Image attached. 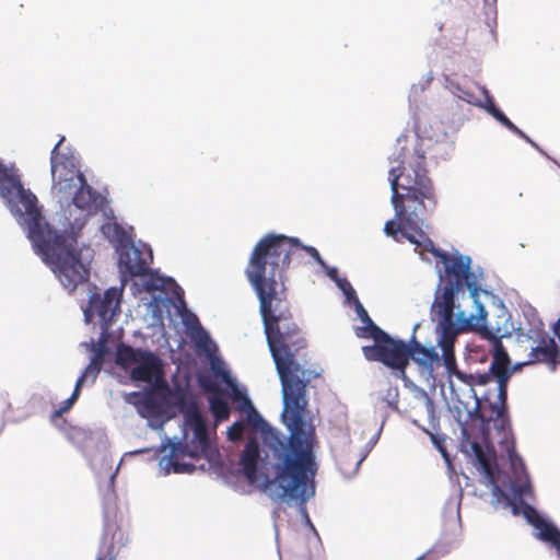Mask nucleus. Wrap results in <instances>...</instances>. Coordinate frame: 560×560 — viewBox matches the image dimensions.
<instances>
[{
  "label": "nucleus",
  "mask_w": 560,
  "mask_h": 560,
  "mask_svg": "<svg viewBox=\"0 0 560 560\" xmlns=\"http://www.w3.org/2000/svg\"><path fill=\"white\" fill-rule=\"evenodd\" d=\"M444 275L434 294L431 305V317L441 329L438 346L442 350V360L450 376H455L471 389L477 385L488 384L497 378L495 399L489 394L482 396L487 405V421H500L505 429L509 424L506 416L508 384L512 375L509 354L500 340H495L493 357L488 372L465 373L457 369L454 345L457 336L467 330L486 328L487 311L479 302L481 285L478 277L470 270L471 259L463 255H440Z\"/></svg>",
  "instance_id": "f257e3e1"
},
{
  "label": "nucleus",
  "mask_w": 560,
  "mask_h": 560,
  "mask_svg": "<svg viewBox=\"0 0 560 560\" xmlns=\"http://www.w3.org/2000/svg\"><path fill=\"white\" fill-rule=\"evenodd\" d=\"M397 144L399 152L395 161L399 165L389 170V182L392 205L398 222L387 221L384 225V233L398 243L405 238L423 247L434 254L443 264L440 255L448 254L435 250L432 241L421 228L427 213L433 211L438 205L422 143L420 140L408 142L407 139H398Z\"/></svg>",
  "instance_id": "f03ea898"
},
{
  "label": "nucleus",
  "mask_w": 560,
  "mask_h": 560,
  "mask_svg": "<svg viewBox=\"0 0 560 560\" xmlns=\"http://www.w3.org/2000/svg\"><path fill=\"white\" fill-rule=\"evenodd\" d=\"M0 195L10 205L11 211L27 231V237L35 252L51 267L52 271L69 292L89 280L90 270L81 260V250L73 233H58L45 221L36 196L25 189L15 175L0 163Z\"/></svg>",
  "instance_id": "7ed1b4c3"
},
{
  "label": "nucleus",
  "mask_w": 560,
  "mask_h": 560,
  "mask_svg": "<svg viewBox=\"0 0 560 560\" xmlns=\"http://www.w3.org/2000/svg\"><path fill=\"white\" fill-rule=\"evenodd\" d=\"M65 137H61L50 153L52 189L68 199L72 196L73 205L95 213L101 207V196L86 183L84 174L79 170L77 158L70 148H63Z\"/></svg>",
  "instance_id": "20e7f679"
},
{
  "label": "nucleus",
  "mask_w": 560,
  "mask_h": 560,
  "mask_svg": "<svg viewBox=\"0 0 560 560\" xmlns=\"http://www.w3.org/2000/svg\"><path fill=\"white\" fill-rule=\"evenodd\" d=\"M116 363L129 370L132 381L152 383L163 377L162 360L153 352L119 343L116 351Z\"/></svg>",
  "instance_id": "39448f33"
},
{
  "label": "nucleus",
  "mask_w": 560,
  "mask_h": 560,
  "mask_svg": "<svg viewBox=\"0 0 560 560\" xmlns=\"http://www.w3.org/2000/svg\"><path fill=\"white\" fill-rule=\"evenodd\" d=\"M119 266L125 272L132 277H140L149 275L150 280L147 282V289L150 291L162 290L166 281L170 279L163 278L150 270L149 265L153 260L152 250L149 247L136 246L132 241L128 242L122 247L118 248Z\"/></svg>",
  "instance_id": "423d86ee"
},
{
  "label": "nucleus",
  "mask_w": 560,
  "mask_h": 560,
  "mask_svg": "<svg viewBox=\"0 0 560 560\" xmlns=\"http://www.w3.org/2000/svg\"><path fill=\"white\" fill-rule=\"evenodd\" d=\"M362 352L366 360L382 362L389 369L398 371L401 377H406V369L412 355L410 341L407 343L388 335L378 345L364 346Z\"/></svg>",
  "instance_id": "0eeeda50"
},
{
  "label": "nucleus",
  "mask_w": 560,
  "mask_h": 560,
  "mask_svg": "<svg viewBox=\"0 0 560 560\" xmlns=\"http://www.w3.org/2000/svg\"><path fill=\"white\" fill-rule=\"evenodd\" d=\"M184 416L186 424L192 430V438L180 448V453L192 458L207 456L210 450V439L205 418L195 404L186 409Z\"/></svg>",
  "instance_id": "6e6552de"
},
{
  "label": "nucleus",
  "mask_w": 560,
  "mask_h": 560,
  "mask_svg": "<svg viewBox=\"0 0 560 560\" xmlns=\"http://www.w3.org/2000/svg\"><path fill=\"white\" fill-rule=\"evenodd\" d=\"M121 290L107 289L103 295L94 293L90 296L89 307L84 311L86 317L97 315L106 330L120 311Z\"/></svg>",
  "instance_id": "1a4fd4ad"
},
{
  "label": "nucleus",
  "mask_w": 560,
  "mask_h": 560,
  "mask_svg": "<svg viewBox=\"0 0 560 560\" xmlns=\"http://www.w3.org/2000/svg\"><path fill=\"white\" fill-rule=\"evenodd\" d=\"M125 400L132 405L138 413L145 419H158L165 412L164 398L153 389L145 393H129L126 395Z\"/></svg>",
  "instance_id": "9d476101"
},
{
  "label": "nucleus",
  "mask_w": 560,
  "mask_h": 560,
  "mask_svg": "<svg viewBox=\"0 0 560 560\" xmlns=\"http://www.w3.org/2000/svg\"><path fill=\"white\" fill-rule=\"evenodd\" d=\"M545 363L551 372L557 370L560 363V352L553 338L542 340V345L533 348L528 354V360L524 364Z\"/></svg>",
  "instance_id": "9b49d317"
},
{
  "label": "nucleus",
  "mask_w": 560,
  "mask_h": 560,
  "mask_svg": "<svg viewBox=\"0 0 560 560\" xmlns=\"http://www.w3.org/2000/svg\"><path fill=\"white\" fill-rule=\"evenodd\" d=\"M201 387L211 393L209 397L210 411L213 415L217 422L225 421L230 418V406L228 401L222 397V390L219 389L218 385L211 381L201 380Z\"/></svg>",
  "instance_id": "f8f14e48"
},
{
  "label": "nucleus",
  "mask_w": 560,
  "mask_h": 560,
  "mask_svg": "<svg viewBox=\"0 0 560 560\" xmlns=\"http://www.w3.org/2000/svg\"><path fill=\"white\" fill-rule=\"evenodd\" d=\"M410 351L412 352L410 359L425 370L432 371L433 365L440 363V355L435 349L422 346L415 337L410 340Z\"/></svg>",
  "instance_id": "ddd939ff"
},
{
  "label": "nucleus",
  "mask_w": 560,
  "mask_h": 560,
  "mask_svg": "<svg viewBox=\"0 0 560 560\" xmlns=\"http://www.w3.org/2000/svg\"><path fill=\"white\" fill-rule=\"evenodd\" d=\"M259 457L260 450L257 439H248L240 457V466L242 467L243 474H258L257 466Z\"/></svg>",
  "instance_id": "4468645a"
},
{
  "label": "nucleus",
  "mask_w": 560,
  "mask_h": 560,
  "mask_svg": "<svg viewBox=\"0 0 560 560\" xmlns=\"http://www.w3.org/2000/svg\"><path fill=\"white\" fill-rule=\"evenodd\" d=\"M102 233L110 243L117 245V249L131 241L126 230L117 222H107L103 224Z\"/></svg>",
  "instance_id": "2eb2a0df"
},
{
  "label": "nucleus",
  "mask_w": 560,
  "mask_h": 560,
  "mask_svg": "<svg viewBox=\"0 0 560 560\" xmlns=\"http://www.w3.org/2000/svg\"><path fill=\"white\" fill-rule=\"evenodd\" d=\"M110 530V526L106 527V532L102 538V544L100 546V550L96 557V560H116V551H115V544L114 539L116 536L121 539L122 533L119 528H116L112 533V537H108V533Z\"/></svg>",
  "instance_id": "dca6fc26"
},
{
  "label": "nucleus",
  "mask_w": 560,
  "mask_h": 560,
  "mask_svg": "<svg viewBox=\"0 0 560 560\" xmlns=\"http://www.w3.org/2000/svg\"><path fill=\"white\" fill-rule=\"evenodd\" d=\"M233 399L234 400H243V402L248 406L249 410L247 412V422L250 424L254 429H262V425L266 424L262 417L259 415V412L253 407L250 400L248 397L244 394H242L238 388L233 385Z\"/></svg>",
  "instance_id": "f3484780"
},
{
  "label": "nucleus",
  "mask_w": 560,
  "mask_h": 560,
  "mask_svg": "<svg viewBox=\"0 0 560 560\" xmlns=\"http://www.w3.org/2000/svg\"><path fill=\"white\" fill-rule=\"evenodd\" d=\"M482 93L486 96V104L483 105V108L491 114L498 121H500L503 126H505L509 130L516 129V126L505 116V114L499 109L494 102L492 96L489 94L488 90L482 88Z\"/></svg>",
  "instance_id": "a211bd4d"
},
{
  "label": "nucleus",
  "mask_w": 560,
  "mask_h": 560,
  "mask_svg": "<svg viewBox=\"0 0 560 560\" xmlns=\"http://www.w3.org/2000/svg\"><path fill=\"white\" fill-rule=\"evenodd\" d=\"M355 335L359 338H372L374 340V345H378L388 336V334L375 325L372 319H369L363 327H357Z\"/></svg>",
  "instance_id": "6ab92c4d"
},
{
  "label": "nucleus",
  "mask_w": 560,
  "mask_h": 560,
  "mask_svg": "<svg viewBox=\"0 0 560 560\" xmlns=\"http://www.w3.org/2000/svg\"><path fill=\"white\" fill-rule=\"evenodd\" d=\"M471 453L477 464L482 468L483 472L489 477H493L492 460L478 442L470 444Z\"/></svg>",
  "instance_id": "aec40b11"
},
{
  "label": "nucleus",
  "mask_w": 560,
  "mask_h": 560,
  "mask_svg": "<svg viewBox=\"0 0 560 560\" xmlns=\"http://www.w3.org/2000/svg\"><path fill=\"white\" fill-rule=\"evenodd\" d=\"M82 388V381H77L74 389L69 398L63 400L59 408L54 411V417H60L62 413L69 411L74 402L78 400Z\"/></svg>",
  "instance_id": "412c9836"
},
{
  "label": "nucleus",
  "mask_w": 560,
  "mask_h": 560,
  "mask_svg": "<svg viewBox=\"0 0 560 560\" xmlns=\"http://www.w3.org/2000/svg\"><path fill=\"white\" fill-rule=\"evenodd\" d=\"M106 353H107L106 338L104 336H102L98 345L94 348V354L91 359L92 365H97L102 369Z\"/></svg>",
  "instance_id": "4be33fe9"
},
{
  "label": "nucleus",
  "mask_w": 560,
  "mask_h": 560,
  "mask_svg": "<svg viewBox=\"0 0 560 560\" xmlns=\"http://www.w3.org/2000/svg\"><path fill=\"white\" fill-rule=\"evenodd\" d=\"M421 429L430 436L431 442L434 444V446L441 453V455L445 459H448V453L446 450V439L443 435L430 432L425 428H421Z\"/></svg>",
  "instance_id": "5701e85b"
},
{
  "label": "nucleus",
  "mask_w": 560,
  "mask_h": 560,
  "mask_svg": "<svg viewBox=\"0 0 560 560\" xmlns=\"http://www.w3.org/2000/svg\"><path fill=\"white\" fill-rule=\"evenodd\" d=\"M245 431V424L242 421H236L232 423L228 429V439L230 441L236 442L242 440Z\"/></svg>",
  "instance_id": "b1692460"
},
{
  "label": "nucleus",
  "mask_w": 560,
  "mask_h": 560,
  "mask_svg": "<svg viewBox=\"0 0 560 560\" xmlns=\"http://www.w3.org/2000/svg\"><path fill=\"white\" fill-rule=\"evenodd\" d=\"M101 370L102 369L100 366L92 365L90 362L77 381H82L83 385L88 378H91V383H94Z\"/></svg>",
  "instance_id": "393cba45"
},
{
  "label": "nucleus",
  "mask_w": 560,
  "mask_h": 560,
  "mask_svg": "<svg viewBox=\"0 0 560 560\" xmlns=\"http://www.w3.org/2000/svg\"><path fill=\"white\" fill-rule=\"evenodd\" d=\"M454 94H455L459 100L465 101V102H467L468 104H475V105H479V106H482V107H483V105H485V104H481V103H477V102H476V98H475V95H474L471 92H469V91H467V90H465V89L460 88L459 85H455V86H454Z\"/></svg>",
  "instance_id": "a878e982"
},
{
  "label": "nucleus",
  "mask_w": 560,
  "mask_h": 560,
  "mask_svg": "<svg viewBox=\"0 0 560 560\" xmlns=\"http://www.w3.org/2000/svg\"><path fill=\"white\" fill-rule=\"evenodd\" d=\"M354 307H355V312L358 314V316L360 317L361 322L362 323H368L369 319H371V317L369 316L366 310L364 308V306L361 304V302L359 301L358 298H355V302H354Z\"/></svg>",
  "instance_id": "bb28decb"
},
{
  "label": "nucleus",
  "mask_w": 560,
  "mask_h": 560,
  "mask_svg": "<svg viewBox=\"0 0 560 560\" xmlns=\"http://www.w3.org/2000/svg\"><path fill=\"white\" fill-rule=\"evenodd\" d=\"M338 284L342 289L348 300H353V302H355V298L358 296L352 285L347 280H345L342 283L339 282Z\"/></svg>",
  "instance_id": "cd10ccee"
},
{
  "label": "nucleus",
  "mask_w": 560,
  "mask_h": 560,
  "mask_svg": "<svg viewBox=\"0 0 560 560\" xmlns=\"http://www.w3.org/2000/svg\"><path fill=\"white\" fill-rule=\"evenodd\" d=\"M525 516L526 518L528 520V522L530 524H533L535 526V523L537 518H541L538 513L536 512V510L529 505L526 506L525 509Z\"/></svg>",
  "instance_id": "c85d7f7f"
},
{
  "label": "nucleus",
  "mask_w": 560,
  "mask_h": 560,
  "mask_svg": "<svg viewBox=\"0 0 560 560\" xmlns=\"http://www.w3.org/2000/svg\"><path fill=\"white\" fill-rule=\"evenodd\" d=\"M508 456L512 464V466H515L517 462L522 464L521 457L516 454L514 445H511L508 447Z\"/></svg>",
  "instance_id": "c756f323"
},
{
  "label": "nucleus",
  "mask_w": 560,
  "mask_h": 560,
  "mask_svg": "<svg viewBox=\"0 0 560 560\" xmlns=\"http://www.w3.org/2000/svg\"><path fill=\"white\" fill-rule=\"evenodd\" d=\"M213 372L217 376L222 377L223 381H225L229 384H232V381L230 380L229 372L222 370L221 368L213 366Z\"/></svg>",
  "instance_id": "7c9ffc66"
},
{
  "label": "nucleus",
  "mask_w": 560,
  "mask_h": 560,
  "mask_svg": "<svg viewBox=\"0 0 560 560\" xmlns=\"http://www.w3.org/2000/svg\"><path fill=\"white\" fill-rule=\"evenodd\" d=\"M553 329H555V334L560 336V318L557 319Z\"/></svg>",
  "instance_id": "2f4dec72"
},
{
  "label": "nucleus",
  "mask_w": 560,
  "mask_h": 560,
  "mask_svg": "<svg viewBox=\"0 0 560 560\" xmlns=\"http://www.w3.org/2000/svg\"><path fill=\"white\" fill-rule=\"evenodd\" d=\"M515 135L522 137H525V133L516 126V129L512 130Z\"/></svg>",
  "instance_id": "473e14b6"
},
{
  "label": "nucleus",
  "mask_w": 560,
  "mask_h": 560,
  "mask_svg": "<svg viewBox=\"0 0 560 560\" xmlns=\"http://www.w3.org/2000/svg\"><path fill=\"white\" fill-rule=\"evenodd\" d=\"M524 365H525V364H524V362H523V363L516 364L515 366L511 368L512 373H513L514 371H516V370L521 369V368H522V366H524Z\"/></svg>",
  "instance_id": "72a5a7b5"
},
{
  "label": "nucleus",
  "mask_w": 560,
  "mask_h": 560,
  "mask_svg": "<svg viewBox=\"0 0 560 560\" xmlns=\"http://www.w3.org/2000/svg\"><path fill=\"white\" fill-rule=\"evenodd\" d=\"M179 466H180V465H179V464H177V463L174 465V468H175V471H176V472H180V471H183V469H179Z\"/></svg>",
  "instance_id": "f704fd0d"
},
{
  "label": "nucleus",
  "mask_w": 560,
  "mask_h": 560,
  "mask_svg": "<svg viewBox=\"0 0 560 560\" xmlns=\"http://www.w3.org/2000/svg\"><path fill=\"white\" fill-rule=\"evenodd\" d=\"M524 140H526L527 142L534 144V142L529 139V137L525 133V137H522Z\"/></svg>",
  "instance_id": "c9c22d12"
},
{
  "label": "nucleus",
  "mask_w": 560,
  "mask_h": 560,
  "mask_svg": "<svg viewBox=\"0 0 560 560\" xmlns=\"http://www.w3.org/2000/svg\"><path fill=\"white\" fill-rule=\"evenodd\" d=\"M475 398H476L477 406L479 407L480 406V399L476 395H475Z\"/></svg>",
  "instance_id": "e433bc0d"
},
{
  "label": "nucleus",
  "mask_w": 560,
  "mask_h": 560,
  "mask_svg": "<svg viewBox=\"0 0 560 560\" xmlns=\"http://www.w3.org/2000/svg\"><path fill=\"white\" fill-rule=\"evenodd\" d=\"M424 558H425V556L423 555V556L418 557L416 560H424Z\"/></svg>",
  "instance_id": "4c0bfd02"
},
{
  "label": "nucleus",
  "mask_w": 560,
  "mask_h": 560,
  "mask_svg": "<svg viewBox=\"0 0 560 560\" xmlns=\"http://www.w3.org/2000/svg\"><path fill=\"white\" fill-rule=\"evenodd\" d=\"M413 423L416 424V427L421 428V424L417 423V420H413Z\"/></svg>",
  "instance_id": "58836bf2"
},
{
  "label": "nucleus",
  "mask_w": 560,
  "mask_h": 560,
  "mask_svg": "<svg viewBox=\"0 0 560 560\" xmlns=\"http://www.w3.org/2000/svg\"><path fill=\"white\" fill-rule=\"evenodd\" d=\"M413 423L416 424V427L421 428V424L417 423V420H413Z\"/></svg>",
  "instance_id": "ea45409f"
},
{
  "label": "nucleus",
  "mask_w": 560,
  "mask_h": 560,
  "mask_svg": "<svg viewBox=\"0 0 560 560\" xmlns=\"http://www.w3.org/2000/svg\"><path fill=\"white\" fill-rule=\"evenodd\" d=\"M413 423L416 424V427L421 428V424L417 423V420H413Z\"/></svg>",
  "instance_id": "a19ab883"
}]
</instances>
